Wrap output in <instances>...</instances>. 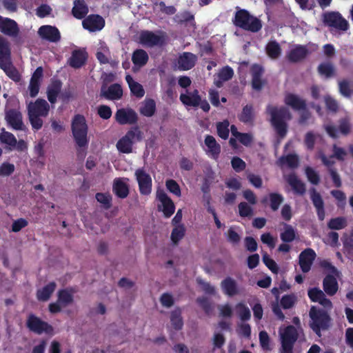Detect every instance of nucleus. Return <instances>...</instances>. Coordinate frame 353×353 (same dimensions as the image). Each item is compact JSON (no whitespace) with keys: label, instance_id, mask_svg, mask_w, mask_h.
Here are the masks:
<instances>
[{"label":"nucleus","instance_id":"34","mask_svg":"<svg viewBox=\"0 0 353 353\" xmlns=\"http://www.w3.org/2000/svg\"><path fill=\"white\" fill-rule=\"evenodd\" d=\"M88 12V8L84 0H75L72 9V15L78 19L85 18Z\"/></svg>","mask_w":353,"mask_h":353},{"label":"nucleus","instance_id":"49","mask_svg":"<svg viewBox=\"0 0 353 353\" xmlns=\"http://www.w3.org/2000/svg\"><path fill=\"white\" fill-rule=\"evenodd\" d=\"M281 165H287L290 168H296L299 165V157L295 154H289L286 156H282L279 160Z\"/></svg>","mask_w":353,"mask_h":353},{"label":"nucleus","instance_id":"42","mask_svg":"<svg viewBox=\"0 0 353 353\" xmlns=\"http://www.w3.org/2000/svg\"><path fill=\"white\" fill-rule=\"evenodd\" d=\"M124 136L125 138H128V140L134 145L142 141L143 133L141 132L139 127L136 125L132 127Z\"/></svg>","mask_w":353,"mask_h":353},{"label":"nucleus","instance_id":"14","mask_svg":"<svg viewBox=\"0 0 353 353\" xmlns=\"http://www.w3.org/2000/svg\"><path fill=\"white\" fill-rule=\"evenodd\" d=\"M316 257L315 252L311 248H307L302 251L299 256V264L301 271L308 272Z\"/></svg>","mask_w":353,"mask_h":353},{"label":"nucleus","instance_id":"36","mask_svg":"<svg viewBox=\"0 0 353 353\" xmlns=\"http://www.w3.org/2000/svg\"><path fill=\"white\" fill-rule=\"evenodd\" d=\"M239 120L245 124H251L254 119V108L252 104H247L243 108L241 114L238 116Z\"/></svg>","mask_w":353,"mask_h":353},{"label":"nucleus","instance_id":"54","mask_svg":"<svg viewBox=\"0 0 353 353\" xmlns=\"http://www.w3.org/2000/svg\"><path fill=\"white\" fill-rule=\"evenodd\" d=\"M174 19L179 24L194 22V15L189 11H184L175 15Z\"/></svg>","mask_w":353,"mask_h":353},{"label":"nucleus","instance_id":"21","mask_svg":"<svg viewBox=\"0 0 353 353\" xmlns=\"http://www.w3.org/2000/svg\"><path fill=\"white\" fill-rule=\"evenodd\" d=\"M196 60L197 58L195 54L192 52H185L178 58V68L182 71L189 70L195 65Z\"/></svg>","mask_w":353,"mask_h":353},{"label":"nucleus","instance_id":"56","mask_svg":"<svg viewBox=\"0 0 353 353\" xmlns=\"http://www.w3.org/2000/svg\"><path fill=\"white\" fill-rule=\"evenodd\" d=\"M98 202L103 204L105 209L108 210L112 205V196L109 193L98 192L95 195Z\"/></svg>","mask_w":353,"mask_h":353},{"label":"nucleus","instance_id":"6","mask_svg":"<svg viewBox=\"0 0 353 353\" xmlns=\"http://www.w3.org/2000/svg\"><path fill=\"white\" fill-rule=\"evenodd\" d=\"M166 33L159 31V34H156L152 31L143 30L139 36V43L145 47L163 46L166 43Z\"/></svg>","mask_w":353,"mask_h":353},{"label":"nucleus","instance_id":"3","mask_svg":"<svg viewBox=\"0 0 353 353\" xmlns=\"http://www.w3.org/2000/svg\"><path fill=\"white\" fill-rule=\"evenodd\" d=\"M232 21L236 27L253 33L260 31L263 26L259 18L252 15L245 9L237 10Z\"/></svg>","mask_w":353,"mask_h":353},{"label":"nucleus","instance_id":"28","mask_svg":"<svg viewBox=\"0 0 353 353\" xmlns=\"http://www.w3.org/2000/svg\"><path fill=\"white\" fill-rule=\"evenodd\" d=\"M287 182L296 194L303 196L305 194V184L295 174H289L287 178Z\"/></svg>","mask_w":353,"mask_h":353},{"label":"nucleus","instance_id":"16","mask_svg":"<svg viewBox=\"0 0 353 353\" xmlns=\"http://www.w3.org/2000/svg\"><path fill=\"white\" fill-rule=\"evenodd\" d=\"M123 96V90L119 83H113L108 88L105 85H102L100 92V97L108 100L114 101L120 99Z\"/></svg>","mask_w":353,"mask_h":353},{"label":"nucleus","instance_id":"58","mask_svg":"<svg viewBox=\"0 0 353 353\" xmlns=\"http://www.w3.org/2000/svg\"><path fill=\"white\" fill-rule=\"evenodd\" d=\"M296 301V298L294 294H285L281 299L280 304L284 310L290 309L294 307Z\"/></svg>","mask_w":353,"mask_h":353},{"label":"nucleus","instance_id":"18","mask_svg":"<svg viewBox=\"0 0 353 353\" xmlns=\"http://www.w3.org/2000/svg\"><path fill=\"white\" fill-rule=\"evenodd\" d=\"M157 196L158 200L162 203V211L165 217H170L175 210V205L173 201L163 190H157Z\"/></svg>","mask_w":353,"mask_h":353},{"label":"nucleus","instance_id":"46","mask_svg":"<svg viewBox=\"0 0 353 353\" xmlns=\"http://www.w3.org/2000/svg\"><path fill=\"white\" fill-rule=\"evenodd\" d=\"M11 59V52L8 42L0 37V63Z\"/></svg>","mask_w":353,"mask_h":353},{"label":"nucleus","instance_id":"27","mask_svg":"<svg viewBox=\"0 0 353 353\" xmlns=\"http://www.w3.org/2000/svg\"><path fill=\"white\" fill-rule=\"evenodd\" d=\"M223 293L228 296H234L239 293L236 281L232 277L228 276L221 283Z\"/></svg>","mask_w":353,"mask_h":353},{"label":"nucleus","instance_id":"61","mask_svg":"<svg viewBox=\"0 0 353 353\" xmlns=\"http://www.w3.org/2000/svg\"><path fill=\"white\" fill-rule=\"evenodd\" d=\"M263 262L268 268L274 274H277L279 272V267L276 263L270 258V256L265 252L263 254Z\"/></svg>","mask_w":353,"mask_h":353},{"label":"nucleus","instance_id":"41","mask_svg":"<svg viewBox=\"0 0 353 353\" xmlns=\"http://www.w3.org/2000/svg\"><path fill=\"white\" fill-rule=\"evenodd\" d=\"M73 292L72 290L63 289L60 290L57 294V301L62 306H67L72 303L74 301Z\"/></svg>","mask_w":353,"mask_h":353},{"label":"nucleus","instance_id":"17","mask_svg":"<svg viewBox=\"0 0 353 353\" xmlns=\"http://www.w3.org/2000/svg\"><path fill=\"white\" fill-rule=\"evenodd\" d=\"M43 77V69L41 66L37 67L30 78L28 90L30 96L35 97L39 92L41 83Z\"/></svg>","mask_w":353,"mask_h":353},{"label":"nucleus","instance_id":"12","mask_svg":"<svg viewBox=\"0 0 353 353\" xmlns=\"http://www.w3.org/2000/svg\"><path fill=\"white\" fill-rule=\"evenodd\" d=\"M38 34L42 39L52 43H57L61 39L59 29L50 25L41 26L38 30Z\"/></svg>","mask_w":353,"mask_h":353},{"label":"nucleus","instance_id":"50","mask_svg":"<svg viewBox=\"0 0 353 353\" xmlns=\"http://www.w3.org/2000/svg\"><path fill=\"white\" fill-rule=\"evenodd\" d=\"M132 147L133 144L125 136L122 137L117 143V148L121 153L130 154L132 152Z\"/></svg>","mask_w":353,"mask_h":353},{"label":"nucleus","instance_id":"4","mask_svg":"<svg viewBox=\"0 0 353 353\" xmlns=\"http://www.w3.org/2000/svg\"><path fill=\"white\" fill-rule=\"evenodd\" d=\"M309 316L310 327L319 336H321V330H326L330 326L331 317L327 311L323 308L312 306L309 311Z\"/></svg>","mask_w":353,"mask_h":353},{"label":"nucleus","instance_id":"1","mask_svg":"<svg viewBox=\"0 0 353 353\" xmlns=\"http://www.w3.org/2000/svg\"><path fill=\"white\" fill-rule=\"evenodd\" d=\"M266 112L271 117V124L276 131L277 135L283 139L288 133V123L287 121L290 120L292 115L285 107L268 105L266 108Z\"/></svg>","mask_w":353,"mask_h":353},{"label":"nucleus","instance_id":"29","mask_svg":"<svg viewBox=\"0 0 353 353\" xmlns=\"http://www.w3.org/2000/svg\"><path fill=\"white\" fill-rule=\"evenodd\" d=\"M285 103L290 106L294 110H301L306 109V102L304 99L300 98L294 94H288L285 97Z\"/></svg>","mask_w":353,"mask_h":353},{"label":"nucleus","instance_id":"63","mask_svg":"<svg viewBox=\"0 0 353 353\" xmlns=\"http://www.w3.org/2000/svg\"><path fill=\"white\" fill-rule=\"evenodd\" d=\"M351 124L347 118L341 119L339 121V130L344 136L348 135L351 132Z\"/></svg>","mask_w":353,"mask_h":353},{"label":"nucleus","instance_id":"39","mask_svg":"<svg viewBox=\"0 0 353 353\" xmlns=\"http://www.w3.org/2000/svg\"><path fill=\"white\" fill-rule=\"evenodd\" d=\"M265 52L272 59H276L281 54V48L276 40L270 41L265 46Z\"/></svg>","mask_w":353,"mask_h":353},{"label":"nucleus","instance_id":"2","mask_svg":"<svg viewBox=\"0 0 353 353\" xmlns=\"http://www.w3.org/2000/svg\"><path fill=\"white\" fill-rule=\"evenodd\" d=\"M28 117L32 128L38 131L43 125V118L46 117L50 111V105L43 99H37L27 106Z\"/></svg>","mask_w":353,"mask_h":353},{"label":"nucleus","instance_id":"62","mask_svg":"<svg viewBox=\"0 0 353 353\" xmlns=\"http://www.w3.org/2000/svg\"><path fill=\"white\" fill-rule=\"evenodd\" d=\"M239 214L241 217H250L253 215V209L246 202L238 205Z\"/></svg>","mask_w":353,"mask_h":353},{"label":"nucleus","instance_id":"51","mask_svg":"<svg viewBox=\"0 0 353 353\" xmlns=\"http://www.w3.org/2000/svg\"><path fill=\"white\" fill-rule=\"evenodd\" d=\"M280 237L283 243L292 242L296 239V232L292 225L285 224V230L281 233Z\"/></svg>","mask_w":353,"mask_h":353},{"label":"nucleus","instance_id":"20","mask_svg":"<svg viewBox=\"0 0 353 353\" xmlns=\"http://www.w3.org/2000/svg\"><path fill=\"white\" fill-rule=\"evenodd\" d=\"M308 54L309 50L306 46L297 45L290 50L286 57L291 63H298L305 59Z\"/></svg>","mask_w":353,"mask_h":353},{"label":"nucleus","instance_id":"38","mask_svg":"<svg viewBox=\"0 0 353 353\" xmlns=\"http://www.w3.org/2000/svg\"><path fill=\"white\" fill-rule=\"evenodd\" d=\"M205 144L208 148L212 157L216 159L221 152V146L215 138L212 135H207L205 138Z\"/></svg>","mask_w":353,"mask_h":353},{"label":"nucleus","instance_id":"5","mask_svg":"<svg viewBox=\"0 0 353 353\" xmlns=\"http://www.w3.org/2000/svg\"><path fill=\"white\" fill-rule=\"evenodd\" d=\"M71 130L77 145L79 148L87 147L89 143L88 127L83 115H74L72 120Z\"/></svg>","mask_w":353,"mask_h":353},{"label":"nucleus","instance_id":"32","mask_svg":"<svg viewBox=\"0 0 353 353\" xmlns=\"http://www.w3.org/2000/svg\"><path fill=\"white\" fill-rule=\"evenodd\" d=\"M323 288L325 292L329 296L334 295L339 289L336 279L331 274H327L323 279Z\"/></svg>","mask_w":353,"mask_h":353},{"label":"nucleus","instance_id":"25","mask_svg":"<svg viewBox=\"0 0 353 353\" xmlns=\"http://www.w3.org/2000/svg\"><path fill=\"white\" fill-rule=\"evenodd\" d=\"M180 101L187 106L198 107L201 103V96L199 95L197 90H194L192 92H187L186 94H181L179 97Z\"/></svg>","mask_w":353,"mask_h":353},{"label":"nucleus","instance_id":"11","mask_svg":"<svg viewBox=\"0 0 353 353\" xmlns=\"http://www.w3.org/2000/svg\"><path fill=\"white\" fill-rule=\"evenodd\" d=\"M115 119L120 125H132L137 123L138 116L136 112L131 108H121L117 111Z\"/></svg>","mask_w":353,"mask_h":353},{"label":"nucleus","instance_id":"57","mask_svg":"<svg viewBox=\"0 0 353 353\" xmlns=\"http://www.w3.org/2000/svg\"><path fill=\"white\" fill-rule=\"evenodd\" d=\"M330 194L337 201L336 205L338 208H345L346 205V195L343 191L333 190L330 192Z\"/></svg>","mask_w":353,"mask_h":353},{"label":"nucleus","instance_id":"23","mask_svg":"<svg viewBox=\"0 0 353 353\" xmlns=\"http://www.w3.org/2000/svg\"><path fill=\"white\" fill-rule=\"evenodd\" d=\"M252 72V86L256 90H261L265 81L262 79V76L264 73V70L262 66L259 65H254L251 70Z\"/></svg>","mask_w":353,"mask_h":353},{"label":"nucleus","instance_id":"43","mask_svg":"<svg viewBox=\"0 0 353 353\" xmlns=\"http://www.w3.org/2000/svg\"><path fill=\"white\" fill-rule=\"evenodd\" d=\"M318 73L327 79L331 78L335 74V69L330 62L321 63L317 68Z\"/></svg>","mask_w":353,"mask_h":353},{"label":"nucleus","instance_id":"22","mask_svg":"<svg viewBox=\"0 0 353 353\" xmlns=\"http://www.w3.org/2000/svg\"><path fill=\"white\" fill-rule=\"evenodd\" d=\"M63 83L61 80L52 79L47 88V98L50 103L54 104L59 97Z\"/></svg>","mask_w":353,"mask_h":353},{"label":"nucleus","instance_id":"64","mask_svg":"<svg viewBox=\"0 0 353 353\" xmlns=\"http://www.w3.org/2000/svg\"><path fill=\"white\" fill-rule=\"evenodd\" d=\"M218 76L222 81H229L234 76L233 69L228 65L225 66L219 71Z\"/></svg>","mask_w":353,"mask_h":353},{"label":"nucleus","instance_id":"52","mask_svg":"<svg viewBox=\"0 0 353 353\" xmlns=\"http://www.w3.org/2000/svg\"><path fill=\"white\" fill-rule=\"evenodd\" d=\"M236 313L243 321H246L250 319L251 312L248 307L243 303H239L236 305Z\"/></svg>","mask_w":353,"mask_h":353},{"label":"nucleus","instance_id":"60","mask_svg":"<svg viewBox=\"0 0 353 353\" xmlns=\"http://www.w3.org/2000/svg\"><path fill=\"white\" fill-rule=\"evenodd\" d=\"M165 186L167 190L174 194L175 196L179 197L181 195V188L179 185L177 183L176 181L174 179H168L165 182Z\"/></svg>","mask_w":353,"mask_h":353},{"label":"nucleus","instance_id":"48","mask_svg":"<svg viewBox=\"0 0 353 353\" xmlns=\"http://www.w3.org/2000/svg\"><path fill=\"white\" fill-rule=\"evenodd\" d=\"M340 93L345 97H350L353 94V81L343 79L339 82Z\"/></svg>","mask_w":353,"mask_h":353},{"label":"nucleus","instance_id":"44","mask_svg":"<svg viewBox=\"0 0 353 353\" xmlns=\"http://www.w3.org/2000/svg\"><path fill=\"white\" fill-rule=\"evenodd\" d=\"M170 321L174 330H180L183 328V321L181 316V310L179 308L172 311L170 314Z\"/></svg>","mask_w":353,"mask_h":353},{"label":"nucleus","instance_id":"26","mask_svg":"<svg viewBox=\"0 0 353 353\" xmlns=\"http://www.w3.org/2000/svg\"><path fill=\"white\" fill-rule=\"evenodd\" d=\"M0 68L2 69L6 75L13 81L18 83L21 79V75L19 70L13 65L11 59L0 63Z\"/></svg>","mask_w":353,"mask_h":353},{"label":"nucleus","instance_id":"37","mask_svg":"<svg viewBox=\"0 0 353 353\" xmlns=\"http://www.w3.org/2000/svg\"><path fill=\"white\" fill-rule=\"evenodd\" d=\"M125 81L128 83L130 92L133 95L137 98H141L144 96L145 90L143 86L138 82L135 81L131 75H126Z\"/></svg>","mask_w":353,"mask_h":353},{"label":"nucleus","instance_id":"59","mask_svg":"<svg viewBox=\"0 0 353 353\" xmlns=\"http://www.w3.org/2000/svg\"><path fill=\"white\" fill-rule=\"evenodd\" d=\"M229 122L225 120L217 123L216 129L218 135L223 139H227L229 136Z\"/></svg>","mask_w":353,"mask_h":353},{"label":"nucleus","instance_id":"19","mask_svg":"<svg viewBox=\"0 0 353 353\" xmlns=\"http://www.w3.org/2000/svg\"><path fill=\"white\" fill-rule=\"evenodd\" d=\"M0 31L6 35L16 37L19 29L14 20L0 16Z\"/></svg>","mask_w":353,"mask_h":353},{"label":"nucleus","instance_id":"9","mask_svg":"<svg viewBox=\"0 0 353 353\" xmlns=\"http://www.w3.org/2000/svg\"><path fill=\"white\" fill-rule=\"evenodd\" d=\"M5 120L8 125L14 130H24L26 128L22 113L17 109L11 108L6 110Z\"/></svg>","mask_w":353,"mask_h":353},{"label":"nucleus","instance_id":"8","mask_svg":"<svg viewBox=\"0 0 353 353\" xmlns=\"http://www.w3.org/2000/svg\"><path fill=\"white\" fill-rule=\"evenodd\" d=\"M323 22L329 27L342 31H346L349 28V23L347 21L337 12H330L324 14Z\"/></svg>","mask_w":353,"mask_h":353},{"label":"nucleus","instance_id":"45","mask_svg":"<svg viewBox=\"0 0 353 353\" xmlns=\"http://www.w3.org/2000/svg\"><path fill=\"white\" fill-rule=\"evenodd\" d=\"M268 200L270 209L273 212H276L283 202L284 198L283 195L279 193L271 192L268 194Z\"/></svg>","mask_w":353,"mask_h":353},{"label":"nucleus","instance_id":"15","mask_svg":"<svg viewBox=\"0 0 353 353\" xmlns=\"http://www.w3.org/2000/svg\"><path fill=\"white\" fill-rule=\"evenodd\" d=\"M310 199L316 209L318 219L320 221H323L325 218V205L323 198L320 193L314 188L310 189Z\"/></svg>","mask_w":353,"mask_h":353},{"label":"nucleus","instance_id":"53","mask_svg":"<svg viewBox=\"0 0 353 353\" xmlns=\"http://www.w3.org/2000/svg\"><path fill=\"white\" fill-rule=\"evenodd\" d=\"M16 140L17 139L12 133L2 129V132L0 133V141L1 143L8 145L10 150H12V148L14 146Z\"/></svg>","mask_w":353,"mask_h":353},{"label":"nucleus","instance_id":"47","mask_svg":"<svg viewBox=\"0 0 353 353\" xmlns=\"http://www.w3.org/2000/svg\"><path fill=\"white\" fill-rule=\"evenodd\" d=\"M347 225V221L344 216H338L331 219L327 223V228L330 230H339Z\"/></svg>","mask_w":353,"mask_h":353},{"label":"nucleus","instance_id":"33","mask_svg":"<svg viewBox=\"0 0 353 353\" xmlns=\"http://www.w3.org/2000/svg\"><path fill=\"white\" fill-rule=\"evenodd\" d=\"M55 282L52 281L37 291V299L40 301H48L56 289Z\"/></svg>","mask_w":353,"mask_h":353},{"label":"nucleus","instance_id":"13","mask_svg":"<svg viewBox=\"0 0 353 353\" xmlns=\"http://www.w3.org/2000/svg\"><path fill=\"white\" fill-rule=\"evenodd\" d=\"M82 25L90 32L99 31L105 26V20L99 14H90L83 19Z\"/></svg>","mask_w":353,"mask_h":353},{"label":"nucleus","instance_id":"24","mask_svg":"<svg viewBox=\"0 0 353 353\" xmlns=\"http://www.w3.org/2000/svg\"><path fill=\"white\" fill-rule=\"evenodd\" d=\"M88 53L83 50H74L69 59V65L75 69L81 68L86 62Z\"/></svg>","mask_w":353,"mask_h":353},{"label":"nucleus","instance_id":"10","mask_svg":"<svg viewBox=\"0 0 353 353\" xmlns=\"http://www.w3.org/2000/svg\"><path fill=\"white\" fill-rule=\"evenodd\" d=\"M135 176L139 185V192L143 195H148L152 192V181L150 175L143 168L135 171Z\"/></svg>","mask_w":353,"mask_h":353},{"label":"nucleus","instance_id":"7","mask_svg":"<svg viewBox=\"0 0 353 353\" xmlns=\"http://www.w3.org/2000/svg\"><path fill=\"white\" fill-rule=\"evenodd\" d=\"M26 327L30 331L39 335L43 333L52 335L54 332V328L51 325L41 320L34 314L28 315L26 320Z\"/></svg>","mask_w":353,"mask_h":353},{"label":"nucleus","instance_id":"55","mask_svg":"<svg viewBox=\"0 0 353 353\" xmlns=\"http://www.w3.org/2000/svg\"><path fill=\"white\" fill-rule=\"evenodd\" d=\"M185 227L181 224L175 227L171 233V240L174 244H177L185 236Z\"/></svg>","mask_w":353,"mask_h":353},{"label":"nucleus","instance_id":"35","mask_svg":"<svg viewBox=\"0 0 353 353\" xmlns=\"http://www.w3.org/2000/svg\"><path fill=\"white\" fill-rule=\"evenodd\" d=\"M298 337L296 328L294 325H288L281 334V341L294 345Z\"/></svg>","mask_w":353,"mask_h":353},{"label":"nucleus","instance_id":"30","mask_svg":"<svg viewBox=\"0 0 353 353\" xmlns=\"http://www.w3.org/2000/svg\"><path fill=\"white\" fill-rule=\"evenodd\" d=\"M112 190L114 194L120 199H125L130 192L128 185L121 178H117L114 180Z\"/></svg>","mask_w":353,"mask_h":353},{"label":"nucleus","instance_id":"31","mask_svg":"<svg viewBox=\"0 0 353 353\" xmlns=\"http://www.w3.org/2000/svg\"><path fill=\"white\" fill-rule=\"evenodd\" d=\"M149 57L148 53L143 49L135 50L132 55V61L134 64L133 69L143 67L148 63Z\"/></svg>","mask_w":353,"mask_h":353},{"label":"nucleus","instance_id":"40","mask_svg":"<svg viewBox=\"0 0 353 353\" xmlns=\"http://www.w3.org/2000/svg\"><path fill=\"white\" fill-rule=\"evenodd\" d=\"M140 113L147 117L153 116L156 112V103L152 99H145L139 110Z\"/></svg>","mask_w":353,"mask_h":353}]
</instances>
